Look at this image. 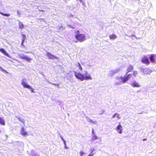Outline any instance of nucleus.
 <instances>
[{"label":"nucleus","instance_id":"36","mask_svg":"<svg viewBox=\"0 0 156 156\" xmlns=\"http://www.w3.org/2000/svg\"><path fill=\"white\" fill-rule=\"evenodd\" d=\"M0 69H2V70H3V69H2V68L0 66Z\"/></svg>","mask_w":156,"mask_h":156},{"label":"nucleus","instance_id":"11","mask_svg":"<svg viewBox=\"0 0 156 156\" xmlns=\"http://www.w3.org/2000/svg\"><path fill=\"white\" fill-rule=\"evenodd\" d=\"M46 56H48L49 58L51 59H53L54 58H57V57L53 55L49 52H47L46 55Z\"/></svg>","mask_w":156,"mask_h":156},{"label":"nucleus","instance_id":"6","mask_svg":"<svg viewBox=\"0 0 156 156\" xmlns=\"http://www.w3.org/2000/svg\"><path fill=\"white\" fill-rule=\"evenodd\" d=\"M152 72L151 69L148 68H145L143 69V72L145 75H150Z\"/></svg>","mask_w":156,"mask_h":156},{"label":"nucleus","instance_id":"13","mask_svg":"<svg viewBox=\"0 0 156 156\" xmlns=\"http://www.w3.org/2000/svg\"><path fill=\"white\" fill-rule=\"evenodd\" d=\"M131 85L133 87H139L140 86L138 83H137L136 81H133V83L131 84Z\"/></svg>","mask_w":156,"mask_h":156},{"label":"nucleus","instance_id":"30","mask_svg":"<svg viewBox=\"0 0 156 156\" xmlns=\"http://www.w3.org/2000/svg\"><path fill=\"white\" fill-rule=\"evenodd\" d=\"M93 155V154H90L87 156H92Z\"/></svg>","mask_w":156,"mask_h":156},{"label":"nucleus","instance_id":"23","mask_svg":"<svg viewBox=\"0 0 156 156\" xmlns=\"http://www.w3.org/2000/svg\"><path fill=\"white\" fill-rule=\"evenodd\" d=\"M138 73L136 71H134L133 72V74L132 75H133L134 77H136V76L138 75Z\"/></svg>","mask_w":156,"mask_h":156},{"label":"nucleus","instance_id":"8","mask_svg":"<svg viewBox=\"0 0 156 156\" xmlns=\"http://www.w3.org/2000/svg\"><path fill=\"white\" fill-rule=\"evenodd\" d=\"M150 60L151 62L154 63L156 62V55L154 54L150 55Z\"/></svg>","mask_w":156,"mask_h":156},{"label":"nucleus","instance_id":"37","mask_svg":"<svg viewBox=\"0 0 156 156\" xmlns=\"http://www.w3.org/2000/svg\"><path fill=\"white\" fill-rule=\"evenodd\" d=\"M93 151H91V153H93Z\"/></svg>","mask_w":156,"mask_h":156},{"label":"nucleus","instance_id":"35","mask_svg":"<svg viewBox=\"0 0 156 156\" xmlns=\"http://www.w3.org/2000/svg\"><path fill=\"white\" fill-rule=\"evenodd\" d=\"M72 29H74V28L73 27H71Z\"/></svg>","mask_w":156,"mask_h":156},{"label":"nucleus","instance_id":"31","mask_svg":"<svg viewBox=\"0 0 156 156\" xmlns=\"http://www.w3.org/2000/svg\"><path fill=\"white\" fill-rule=\"evenodd\" d=\"M17 13L18 14H20V13L19 11H17Z\"/></svg>","mask_w":156,"mask_h":156},{"label":"nucleus","instance_id":"33","mask_svg":"<svg viewBox=\"0 0 156 156\" xmlns=\"http://www.w3.org/2000/svg\"><path fill=\"white\" fill-rule=\"evenodd\" d=\"M90 122H93L92 120H90Z\"/></svg>","mask_w":156,"mask_h":156},{"label":"nucleus","instance_id":"4","mask_svg":"<svg viewBox=\"0 0 156 156\" xmlns=\"http://www.w3.org/2000/svg\"><path fill=\"white\" fill-rule=\"evenodd\" d=\"M141 62L147 65H149L150 63L149 59L146 56H144L142 57L141 59Z\"/></svg>","mask_w":156,"mask_h":156},{"label":"nucleus","instance_id":"27","mask_svg":"<svg viewBox=\"0 0 156 156\" xmlns=\"http://www.w3.org/2000/svg\"><path fill=\"white\" fill-rule=\"evenodd\" d=\"M61 138H62V140L63 141L64 144L65 145H66V141H65V140L62 137Z\"/></svg>","mask_w":156,"mask_h":156},{"label":"nucleus","instance_id":"5","mask_svg":"<svg viewBox=\"0 0 156 156\" xmlns=\"http://www.w3.org/2000/svg\"><path fill=\"white\" fill-rule=\"evenodd\" d=\"M26 80L25 79H23L22 80V83H21V84L23 86V87L25 88H27L29 89H31L32 90V91H33V90L32 89V88L28 85L27 84L25 80Z\"/></svg>","mask_w":156,"mask_h":156},{"label":"nucleus","instance_id":"28","mask_svg":"<svg viewBox=\"0 0 156 156\" xmlns=\"http://www.w3.org/2000/svg\"><path fill=\"white\" fill-rule=\"evenodd\" d=\"M80 31L79 30H77L75 32V33L76 34H79Z\"/></svg>","mask_w":156,"mask_h":156},{"label":"nucleus","instance_id":"25","mask_svg":"<svg viewBox=\"0 0 156 156\" xmlns=\"http://www.w3.org/2000/svg\"><path fill=\"white\" fill-rule=\"evenodd\" d=\"M22 37H23V39H26V35L24 34H22Z\"/></svg>","mask_w":156,"mask_h":156},{"label":"nucleus","instance_id":"32","mask_svg":"<svg viewBox=\"0 0 156 156\" xmlns=\"http://www.w3.org/2000/svg\"><path fill=\"white\" fill-rule=\"evenodd\" d=\"M143 141H145L147 140V139L146 138H144L143 139Z\"/></svg>","mask_w":156,"mask_h":156},{"label":"nucleus","instance_id":"17","mask_svg":"<svg viewBox=\"0 0 156 156\" xmlns=\"http://www.w3.org/2000/svg\"><path fill=\"white\" fill-rule=\"evenodd\" d=\"M117 37L114 34L111 35L109 36V38L110 39H115Z\"/></svg>","mask_w":156,"mask_h":156},{"label":"nucleus","instance_id":"14","mask_svg":"<svg viewBox=\"0 0 156 156\" xmlns=\"http://www.w3.org/2000/svg\"><path fill=\"white\" fill-rule=\"evenodd\" d=\"M0 51L2 53H3L5 56H6L8 57L9 56V54L6 52V51L5 50V49L4 48H0Z\"/></svg>","mask_w":156,"mask_h":156},{"label":"nucleus","instance_id":"7","mask_svg":"<svg viewBox=\"0 0 156 156\" xmlns=\"http://www.w3.org/2000/svg\"><path fill=\"white\" fill-rule=\"evenodd\" d=\"M20 58L23 59H24L27 61H30L31 60V59L29 57L25 56L23 54H21L19 55Z\"/></svg>","mask_w":156,"mask_h":156},{"label":"nucleus","instance_id":"9","mask_svg":"<svg viewBox=\"0 0 156 156\" xmlns=\"http://www.w3.org/2000/svg\"><path fill=\"white\" fill-rule=\"evenodd\" d=\"M122 126L120 124V123H119V124L117 126V128H116V129L118 133L119 134H121L122 132Z\"/></svg>","mask_w":156,"mask_h":156},{"label":"nucleus","instance_id":"15","mask_svg":"<svg viewBox=\"0 0 156 156\" xmlns=\"http://www.w3.org/2000/svg\"><path fill=\"white\" fill-rule=\"evenodd\" d=\"M115 117H116L118 119H120L119 114L117 113H115L112 116V118H114Z\"/></svg>","mask_w":156,"mask_h":156},{"label":"nucleus","instance_id":"29","mask_svg":"<svg viewBox=\"0 0 156 156\" xmlns=\"http://www.w3.org/2000/svg\"><path fill=\"white\" fill-rule=\"evenodd\" d=\"M94 129H92V134L94 135H95L94 134Z\"/></svg>","mask_w":156,"mask_h":156},{"label":"nucleus","instance_id":"1","mask_svg":"<svg viewBox=\"0 0 156 156\" xmlns=\"http://www.w3.org/2000/svg\"><path fill=\"white\" fill-rule=\"evenodd\" d=\"M74 73L75 77L81 81H83L85 80H88L92 79L91 76L88 74L87 71L85 72V76L80 73H77L76 71L74 72Z\"/></svg>","mask_w":156,"mask_h":156},{"label":"nucleus","instance_id":"19","mask_svg":"<svg viewBox=\"0 0 156 156\" xmlns=\"http://www.w3.org/2000/svg\"><path fill=\"white\" fill-rule=\"evenodd\" d=\"M0 124L3 125H5V122L4 120L1 117H0Z\"/></svg>","mask_w":156,"mask_h":156},{"label":"nucleus","instance_id":"2","mask_svg":"<svg viewBox=\"0 0 156 156\" xmlns=\"http://www.w3.org/2000/svg\"><path fill=\"white\" fill-rule=\"evenodd\" d=\"M75 37L76 40L80 42H82L86 40L85 36L83 34H76Z\"/></svg>","mask_w":156,"mask_h":156},{"label":"nucleus","instance_id":"34","mask_svg":"<svg viewBox=\"0 0 156 156\" xmlns=\"http://www.w3.org/2000/svg\"><path fill=\"white\" fill-rule=\"evenodd\" d=\"M65 147L66 149H67L68 148H67V147H66V146H65Z\"/></svg>","mask_w":156,"mask_h":156},{"label":"nucleus","instance_id":"21","mask_svg":"<svg viewBox=\"0 0 156 156\" xmlns=\"http://www.w3.org/2000/svg\"><path fill=\"white\" fill-rule=\"evenodd\" d=\"M17 118L19 120V121L21 122L23 124L25 123V120L23 119H22L21 118H20L18 117H17Z\"/></svg>","mask_w":156,"mask_h":156},{"label":"nucleus","instance_id":"12","mask_svg":"<svg viewBox=\"0 0 156 156\" xmlns=\"http://www.w3.org/2000/svg\"><path fill=\"white\" fill-rule=\"evenodd\" d=\"M133 69V66L131 65H129V66H128L126 69V73H127L129 72L132 71Z\"/></svg>","mask_w":156,"mask_h":156},{"label":"nucleus","instance_id":"26","mask_svg":"<svg viewBox=\"0 0 156 156\" xmlns=\"http://www.w3.org/2000/svg\"><path fill=\"white\" fill-rule=\"evenodd\" d=\"M84 154V153L83 151H80V156H82L83 155V154Z\"/></svg>","mask_w":156,"mask_h":156},{"label":"nucleus","instance_id":"24","mask_svg":"<svg viewBox=\"0 0 156 156\" xmlns=\"http://www.w3.org/2000/svg\"><path fill=\"white\" fill-rule=\"evenodd\" d=\"M26 40V39H22V43H21V45L22 46H23L24 47V46L23 45V43L24 42V41L25 40Z\"/></svg>","mask_w":156,"mask_h":156},{"label":"nucleus","instance_id":"10","mask_svg":"<svg viewBox=\"0 0 156 156\" xmlns=\"http://www.w3.org/2000/svg\"><path fill=\"white\" fill-rule=\"evenodd\" d=\"M20 134L23 136H26L28 135L27 133L23 127L21 128L20 129Z\"/></svg>","mask_w":156,"mask_h":156},{"label":"nucleus","instance_id":"22","mask_svg":"<svg viewBox=\"0 0 156 156\" xmlns=\"http://www.w3.org/2000/svg\"><path fill=\"white\" fill-rule=\"evenodd\" d=\"M0 14L3 16H10L9 14L4 13L2 12H0Z\"/></svg>","mask_w":156,"mask_h":156},{"label":"nucleus","instance_id":"3","mask_svg":"<svg viewBox=\"0 0 156 156\" xmlns=\"http://www.w3.org/2000/svg\"><path fill=\"white\" fill-rule=\"evenodd\" d=\"M132 74L129 73L128 74H126L124 76V77H121V79L122 82L123 83H125L126 81H127L129 79L132 77Z\"/></svg>","mask_w":156,"mask_h":156},{"label":"nucleus","instance_id":"20","mask_svg":"<svg viewBox=\"0 0 156 156\" xmlns=\"http://www.w3.org/2000/svg\"><path fill=\"white\" fill-rule=\"evenodd\" d=\"M98 139V137L95 135H94L92 137V140L93 141L97 140Z\"/></svg>","mask_w":156,"mask_h":156},{"label":"nucleus","instance_id":"18","mask_svg":"<svg viewBox=\"0 0 156 156\" xmlns=\"http://www.w3.org/2000/svg\"><path fill=\"white\" fill-rule=\"evenodd\" d=\"M19 26L20 29H23L24 28V25L20 22L19 23Z\"/></svg>","mask_w":156,"mask_h":156},{"label":"nucleus","instance_id":"16","mask_svg":"<svg viewBox=\"0 0 156 156\" xmlns=\"http://www.w3.org/2000/svg\"><path fill=\"white\" fill-rule=\"evenodd\" d=\"M76 66L78 67L79 68V69L80 71H82L83 70L82 67L80 64V63L78 62L77 64H76Z\"/></svg>","mask_w":156,"mask_h":156}]
</instances>
